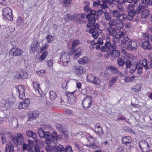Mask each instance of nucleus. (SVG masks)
Segmentation results:
<instances>
[{
    "instance_id": "14",
    "label": "nucleus",
    "mask_w": 152,
    "mask_h": 152,
    "mask_svg": "<svg viewBox=\"0 0 152 152\" xmlns=\"http://www.w3.org/2000/svg\"><path fill=\"white\" fill-rule=\"evenodd\" d=\"M135 10H132L128 13V16L127 17V20L129 21H132L133 22H137L139 19L137 18L135 16Z\"/></svg>"
},
{
    "instance_id": "3",
    "label": "nucleus",
    "mask_w": 152,
    "mask_h": 152,
    "mask_svg": "<svg viewBox=\"0 0 152 152\" xmlns=\"http://www.w3.org/2000/svg\"><path fill=\"white\" fill-rule=\"evenodd\" d=\"M86 18L88 19V24H87L86 27L88 28H90L91 25H93L94 23H95L96 20L98 19L99 17L96 15V12L94 10H90L89 13L86 15Z\"/></svg>"
},
{
    "instance_id": "25",
    "label": "nucleus",
    "mask_w": 152,
    "mask_h": 152,
    "mask_svg": "<svg viewBox=\"0 0 152 152\" xmlns=\"http://www.w3.org/2000/svg\"><path fill=\"white\" fill-rule=\"evenodd\" d=\"M102 4L101 5V7L102 9H105L106 8H107L108 6L107 3L109 4L110 5L113 4L112 0H102Z\"/></svg>"
},
{
    "instance_id": "22",
    "label": "nucleus",
    "mask_w": 152,
    "mask_h": 152,
    "mask_svg": "<svg viewBox=\"0 0 152 152\" xmlns=\"http://www.w3.org/2000/svg\"><path fill=\"white\" fill-rule=\"evenodd\" d=\"M33 86L37 94H39L40 95L42 94V92L40 88V85L37 81L33 82Z\"/></svg>"
},
{
    "instance_id": "1",
    "label": "nucleus",
    "mask_w": 152,
    "mask_h": 152,
    "mask_svg": "<svg viewBox=\"0 0 152 152\" xmlns=\"http://www.w3.org/2000/svg\"><path fill=\"white\" fill-rule=\"evenodd\" d=\"M38 133L41 138L45 139V142L47 144L45 147V149L47 152H51L52 148L51 145L53 143L56 144L58 142V137L56 132H54L51 134L50 132H45L42 129L40 128L38 129Z\"/></svg>"
},
{
    "instance_id": "15",
    "label": "nucleus",
    "mask_w": 152,
    "mask_h": 152,
    "mask_svg": "<svg viewBox=\"0 0 152 152\" xmlns=\"http://www.w3.org/2000/svg\"><path fill=\"white\" fill-rule=\"evenodd\" d=\"M66 94L68 97V101L69 104H73L76 102V99L74 95V92L70 93L67 92Z\"/></svg>"
},
{
    "instance_id": "16",
    "label": "nucleus",
    "mask_w": 152,
    "mask_h": 152,
    "mask_svg": "<svg viewBox=\"0 0 152 152\" xmlns=\"http://www.w3.org/2000/svg\"><path fill=\"white\" fill-rule=\"evenodd\" d=\"M23 53V51L19 48H13L10 51V55L12 56H20Z\"/></svg>"
},
{
    "instance_id": "24",
    "label": "nucleus",
    "mask_w": 152,
    "mask_h": 152,
    "mask_svg": "<svg viewBox=\"0 0 152 152\" xmlns=\"http://www.w3.org/2000/svg\"><path fill=\"white\" fill-rule=\"evenodd\" d=\"M107 31L110 36L113 37H115L116 36L117 31L114 27L109 26L107 28Z\"/></svg>"
},
{
    "instance_id": "54",
    "label": "nucleus",
    "mask_w": 152,
    "mask_h": 152,
    "mask_svg": "<svg viewBox=\"0 0 152 152\" xmlns=\"http://www.w3.org/2000/svg\"><path fill=\"white\" fill-rule=\"evenodd\" d=\"M48 54V52L47 51H45V52H43L39 58L40 61H41L43 60L46 57Z\"/></svg>"
},
{
    "instance_id": "48",
    "label": "nucleus",
    "mask_w": 152,
    "mask_h": 152,
    "mask_svg": "<svg viewBox=\"0 0 152 152\" xmlns=\"http://www.w3.org/2000/svg\"><path fill=\"white\" fill-rule=\"evenodd\" d=\"M91 46H95L97 50H99L100 49H101V48L100 46L99 45H96V40H94L92 41L91 42Z\"/></svg>"
},
{
    "instance_id": "58",
    "label": "nucleus",
    "mask_w": 152,
    "mask_h": 152,
    "mask_svg": "<svg viewBox=\"0 0 152 152\" xmlns=\"http://www.w3.org/2000/svg\"><path fill=\"white\" fill-rule=\"evenodd\" d=\"M141 2L142 4L151 5L152 6V0H142Z\"/></svg>"
},
{
    "instance_id": "23",
    "label": "nucleus",
    "mask_w": 152,
    "mask_h": 152,
    "mask_svg": "<svg viewBox=\"0 0 152 152\" xmlns=\"http://www.w3.org/2000/svg\"><path fill=\"white\" fill-rule=\"evenodd\" d=\"M39 43L37 41L34 40L33 41L31 44V51L33 53H35L37 50V48L39 46Z\"/></svg>"
},
{
    "instance_id": "2",
    "label": "nucleus",
    "mask_w": 152,
    "mask_h": 152,
    "mask_svg": "<svg viewBox=\"0 0 152 152\" xmlns=\"http://www.w3.org/2000/svg\"><path fill=\"white\" fill-rule=\"evenodd\" d=\"M143 66L146 70L149 68L148 65L147 60L145 59H144L143 61H140L138 63H137L134 65V66H132V67H134V68L131 69L130 72L131 74H133L137 69V73L138 74H140L142 72Z\"/></svg>"
},
{
    "instance_id": "9",
    "label": "nucleus",
    "mask_w": 152,
    "mask_h": 152,
    "mask_svg": "<svg viewBox=\"0 0 152 152\" xmlns=\"http://www.w3.org/2000/svg\"><path fill=\"white\" fill-rule=\"evenodd\" d=\"M12 140L15 143L19 145H22L24 142V138L23 136L21 134H17V136L13 137Z\"/></svg>"
},
{
    "instance_id": "28",
    "label": "nucleus",
    "mask_w": 152,
    "mask_h": 152,
    "mask_svg": "<svg viewBox=\"0 0 152 152\" xmlns=\"http://www.w3.org/2000/svg\"><path fill=\"white\" fill-rule=\"evenodd\" d=\"M113 50H112V57H118L120 55V52L116 50L117 47L115 45H113Z\"/></svg>"
},
{
    "instance_id": "56",
    "label": "nucleus",
    "mask_w": 152,
    "mask_h": 152,
    "mask_svg": "<svg viewBox=\"0 0 152 152\" xmlns=\"http://www.w3.org/2000/svg\"><path fill=\"white\" fill-rule=\"evenodd\" d=\"M99 24L98 23H94L93 25H91V26L90 28H91L93 26V28H94V29L95 30V31H98L97 30L99 29Z\"/></svg>"
},
{
    "instance_id": "31",
    "label": "nucleus",
    "mask_w": 152,
    "mask_h": 152,
    "mask_svg": "<svg viewBox=\"0 0 152 152\" xmlns=\"http://www.w3.org/2000/svg\"><path fill=\"white\" fill-rule=\"evenodd\" d=\"M131 137L129 136H125L123 137L122 139V143L127 145L130 143L132 142Z\"/></svg>"
},
{
    "instance_id": "43",
    "label": "nucleus",
    "mask_w": 152,
    "mask_h": 152,
    "mask_svg": "<svg viewBox=\"0 0 152 152\" xmlns=\"http://www.w3.org/2000/svg\"><path fill=\"white\" fill-rule=\"evenodd\" d=\"M126 64V68L127 69L133 68L134 67H132V66H134V65H132V62L130 61L126 60L125 62Z\"/></svg>"
},
{
    "instance_id": "18",
    "label": "nucleus",
    "mask_w": 152,
    "mask_h": 152,
    "mask_svg": "<svg viewBox=\"0 0 152 152\" xmlns=\"http://www.w3.org/2000/svg\"><path fill=\"white\" fill-rule=\"evenodd\" d=\"M17 87L16 86L15 87V88H16V91H18V93L19 94V97L20 99H24L25 97V88L24 86H19Z\"/></svg>"
},
{
    "instance_id": "20",
    "label": "nucleus",
    "mask_w": 152,
    "mask_h": 152,
    "mask_svg": "<svg viewBox=\"0 0 152 152\" xmlns=\"http://www.w3.org/2000/svg\"><path fill=\"white\" fill-rule=\"evenodd\" d=\"M95 131L96 134H98L100 136L103 135L104 132L103 131L102 128L100 126L99 123H97L95 126Z\"/></svg>"
},
{
    "instance_id": "57",
    "label": "nucleus",
    "mask_w": 152,
    "mask_h": 152,
    "mask_svg": "<svg viewBox=\"0 0 152 152\" xmlns=\"http://www.w3.org/2000/svg\"><path fill=\"white\" fill-rule=\"evenodd\" d=\"M146 5L147 4H142L139 5L137 7V10L139 12H140V11H142V10L146 7Z\"/></svg>"
},
{
    "instance_id": "55",
    "label": "nucleus",
    "mask_w": 152,
    "mask_h": 152,
    "mask_svg": "<svg viewBox=\"0 0 152 152\" xmlns=\"http://www.w3.org/2000/svg\"><path fill=\"white\" fill-rule=\"evenodd\" d=\"M56 129L60 132H61L64 129V127L63 125L59 124H56Z\"/></svg>"
},
{
    "instance_id": "60",
    "label": "nucleus",
    "mask_w": 152,
    "mask_h": 152,
    "mask_svg": "<svg viewBox=\"0 0 152 152\" xmlns=\"http://www.w3.org/2000/svg\"><path fill=\"white\" fill-rule=\"evenodd\" d=\"M34 152H43L42 151H40V147L37 145H35L34 146Z\"/></svg>"
},
{
    "instance_id": "21",
    "label": "nucleus",
    "mask_w": 152,
    "mask_h": 152,
    "mask_svg": "<svg viewBox=\"0 0 152 152\" xmlns=\"http://www.w3.org/2000/svg\"><path fill=\"white\" fill-rule=\"evenodd\" d=\"M39 113L38 111H34L30 112L28 115V121H31L36 119L39 116Z\"/></svg>"
},
{
    "instance_id": "63",
    "label": "nucleus",
    "mask_w": 152,
    "mask_h": 152,
    "mask_svg": "<svg viewBox=\"0 0 152 152\" xmlns=\"http://www.w3.org/2000/svg\"><path fill=\"white\" fill-rule=\"evenodd\" d=\"M142 36L144 39L146 41L149 40L150 38L148 34L146 33H143Z\"/></svg>"
},
{
    "instance_id": "47",
    "label": "nucleus",
    "mask_w": 152,
    "mask_h": 152,
    "mask_svg": "<svg viewBox=\"0 0 152 152\" xmlns=\"http://www.w3.org/2000/svg\"><path fill=\"white\" fill-rule=\"evenodd\" d=\"M94 80H93L91 83L95 85H98L100 84L101 83V80L100 79L96 77H94Z\"/></svg>"
},
{
    "instance_id": "30",
    "label": "nucleus",
    "mask_w": 152,
    "mask_h": 152,
    "mask_svg": "<svg viewBox=\"0 0 152 152\" xmlns=\"http://www.w3.org/2000/svg\"><path fill=\"white\" fill-rule=\"evenodd\" d=\"M126 19H127V17L125 14L120 13L116 20L118 21L123 22Z\"/></svg>"
},
{
    "instance_id": "61",
    "label": "nucleus",
    "mask_w": 152,
    "mask_h": 152,
    "mask_svg": "<svg viewBox=\"0 0 152 152\" xmlns=\"http://www.w3.org/2000/svg\"><path fill=\"white\" fill-rule=\"evenodd\" d=\"M1 142L2 145L6 143V136L4 134H2L1 136Z\"/></svg>"
},
{
    "instance_id": "62",
    "label": "nucleus",
    "mask_w": 152,
    "mask_h": 152,
    "mask_svg": "<svg viewBox=\"0 0 152 152\" xmlns=\"http://www.w3.org/2000/svg\"><path fill=\"white\" fill-rule=\"evenodd\" d=\"M79 41L78 40H75L73 42L72 44V46L73 48H75L79 43Z\"/></svg>"
},
{
    "instance_id": "6",
    "label": "nucleus",
    "mask_w": 152,
    "mask_h": 152,
    "mask_svg": "<svg viewBox=\"0 0 152 152\" xmlns=\"http://www.w3.org/2000/svg\"><path fill=\"white\" fill-rule=\"evenodd\" d=\"M92 99V96H87L84 98L82 103L85 110L88 109L91 105Z\"/></svg>"
},
{
    "instance_id": "12",
    "label": "nucleus",
    "mask_w": 152,
    "mask_h": 152,
    "mask_svg": "<svg viewBox=\"0 0 152 152\" xmlns=\"http://www.w3.org/2000/svg\"><path fill=\"white\" fill-rule=\"evenodd\" d=\"M68 147V145L66 146L65 148L61 145L53 146L51 148V152H66V148Z\"/></svg>"
},
{
    "instance_id": "32",
    "label": "nucleus",
    "mask_w": 152,
    "mask_h": 152,
    "mask_svg": "<svg viewBox=\"0 0 152 152\" xmlns=\"http://www.w3.org/2000/svg\"><path fill=\"white\" fill-rule=\"evenodd\" d=\"M124 23L121 22H117L115 26V28L116 30L118 31L122 29L124 27Z\"/></svg>"
},
{
    "instance_id": "52",
    "label": "nucleus",
    "mask_w": 152,
    "mask_h": 152,
    "mask_svg": "<svg viewBox=\"0 0 152 152\" xmlns=\"http://www.w3.org/2000/svg\"><path fill=\"white\" fill-rule=\"evenodd\" d=\"M104 17L105 20L107 21L110 20L112 18V15H110L109 13H106L105 12H104Z\"/></svg>"
},
{
    "instance_id": "44",
    "label": "nucleus",
    "mask_w": 152,
    "mask_h": 152,
    "mask_svg": "<svg viewBox=\"0 0 152 152\" xmlns=\"http://www.w3.org/2000/svg\"><path fill=\"white\" fill-rule=\"evenodd\" d=\"M112 13L113 16L116 18V20L118 17L120 13L117 10H113L112 11Z\"/></svg>"
},
{
    "instance_id": "7",
    "label": "nucleus",
    "mask_w": 152,
    "mask_h": 152,
    "mask_svg": "<svg viewBox=\"0 0 152 152\" xmlns=\"http://www.w3.org/2000/svg\"><path fill=\"white\" fill-rule=\"evenodd\" d=\"M72 70L74 74L76 75H82L85 72L84 68L80 65L73 66Z\"/></svg>"
},
{
    "instance_id": "5",
    "label": "nucleus",
    "mask_w": 152,
    "mask_h": 152,
    "mask_svg": "<svg viewBox=\"0 0 152 152\" xmlns=\"http://www.w3.org/2000/svg\"><path fill=\"white\" fill-rule=\"evenodd\" d=\"M139 145L142 152H149L151 150L150 146L148 143L144 140L140 141L139 143Z\"/></svg>"
},
{
    "instance_id": "46",
    "label": "nucleus",
    "mask_w": 152,
    "mask_h": 152,
    "mask_svg": "<svg viewBox=\"0 0 152 152\" xmlns=\"http://www.w3.org/2000/svg\"><path fill=\"white\" fill-rule=\"evenodd\" d=\"M64 20L66 21L74 19L73 17L70 14H67L66 16H64Z\"/></svg>"
},
{
    "instance_id": "50",
    "label": "nucleus",
    "mask_w": 152,
    "mask_h": 152,
    "mask_svg": "<svg viewBox=\"0 0 152 152\" xmlns=\"http://www.w3.org/2000/svg\"><path fill=\"white\" fill-rule=\"evenodd\" d=\"M117 22V21L116 20L114 19H111L110 20V22H108L109 26L112 27L113 26H115Z\"/></svg>"
},
{
    "instance_id": "10",
    "label": "nucleus",
    "mask_w": 152,
    "mask_h": 152,
    "mask_svg": "<svg viewBox=\"0 0 152 152\" xmlns=\"http://www.w3.org/2000/svg\"><path fill=\"white\" fill-rule=\"evenodd\" d=\"M2 12L3 15L6 19L9 20H12V11L9 7L4 8Z\"/></svg>"
},
{
    "instance_id": "26",
    "label": "nucleus",
    "mask_w": 152,
    "mask_h": 152,
    "mask_svg": "<svg viewBox=\"0 0 152 152\" xmlns=\"http://www.w3.org/2000/svg\"><path fill=\"white\" fill-rule=\"evenodd\" d=\"M142 46L143 49L146 50H150L152 49V46L149 42L145 41L142 43Z\"/></svg>"
},
{
    "instance_id": "11",
    "label": "nucleus",
    "mask_w": 152,
    "mask_h": 152,
    "mask_svg": "<svg viewBox=\"0 0 152 152\" xmlns=\"http://www.w3.org/2000/svg\"><path fill=\"white\" fill-rule=\"evenodd\" d=\"M14 75L15 77L19 79H25L27 78V76L26 72L21 69H19L18 72H15Z\"/></svg>"
},
{
    "instance_id": "27",
    "label": "nucleus",
    "mask_w": 152,
    "mask_h": 152,
    "mask_svg": "<svg viewBox=\"0 0 152 152\" xmlns=\"http://www.w3.org/2000/svg\"><path fill=\"white\" fill-rule=\"evenodd\" d=\"M96 140L95 138L91 136L88 137V140L91 144L90 146L92 148L94 149L97 147L96 145L94 144Z\"/></svg>"
},
{
    "instance_id": "37",
    "label": "nucleus",
    "mask_w": 152,
    "mask_h": 152,
    "mask_svg": "<svg viewBox=\"0 0 152 152\" xmlns=\"http://www.w3.org/2000/svg\"><path fill=\"white\" fill-rule=\"evenodd\" d=\"M11 124L14 128H18V120L16 118H13L11 121Z\"/></svg>"
},
{
    "instance_id": "49",
    "label": "nucleus",
    "mask_w": 152,
    "mask_h": 152,
    "mask_svg": "<svg viewBox=\"0 0 152 152\" xmlns=\"http://www.w3.org/2000/svg\"><path fill=\"white\" fill-rule=\"evenodd\" d=\"M135 77V76L134 77V76L131 77H130L128 76H126L125 77L124 79V81L126 83L132 82L134 80V78Z\"/></svg>"
},
{
    "instance_id": "35",
    "label": "nucleus",
    "mask_w": 152,
    "mask_h": 152,
    "mask_svg": "<svg viewBox=\"0 0 152 152\" xmlns=\"http://www.w3.org/2000/svg\"><path fill=\"white\" fill-rule=\"evenodd\" d=\"M88 61V58L86 57H84L83 58H80L78 61L79 64H86Z\"/></svg>"
},
{
    "instance_id": "17",
    "label": "nucleus",
    "mask_w": 152,
    "mask_h": 152,
    "mask_svg": "<svg viewBox=\"0 0 152 152\" xmlns=\"http://www.w3.org/2000/svg\"><path fill=\"white\" fill-rule=\"evenodd\" d=\"M71 55H73L74 58H76L79 56L81 54V49L80 48H78L75 49L74 48H72L70 50Z\"/></svg>"
},
{
    "instance_id": "36",
    "label": "nucleus",
    "mask_w": 152,
    "mask_h": 152,
    "mask_svg": "<svg viewBox=\"0 0 152 152\" xmlns=\"http://www.w3.org/2000/svg\"><path fill=\"white\" fill-rule=\"evenodd\" d=\"M23 151H25L26 150H27L28 152H33V150L31 148H30L28 145L25 143H23Z\"/></svg>"
},
{
    "instance_id": "29",
    "label": "nucleus",
    "mask_w": 152,
    "mask_h": 152,
    "mask_svg": "<svg viewBox=\"0 0 152 152\" xmlns=\"http://www.w3.org/2000/svg\"><path fill=\"white\" fill-rule=\"evenodd\" d=\"M5 152H14V148L10 142L6 145Z\"/></svg>"
},
{
    "instance_id": "64",
    "label": "nucleus",
    "mask_w": 152,
    "mask_h": 152,
    "mask_svg": "<svg viewBox=\"0 0 152 152\" xmlns=\"http://www.w3.org/2000/svg\"><path fill=\"white\" fill-rule=\"evenodd\" d=\"M65 113L66 114L71 115L72 114V110L69 109H66L65 110Z\"/></svg>"
},
{
    "instance_id": "13",
    "label": "nucleus",
    "mask_w": 152,
    "mask_h": 152,
    "mask_svg": "<svg viewBox=\"0 0 152 152\" xmlns=\"http://www.w3.org/2000/svg\"><path fill=\"white\" fill-rule=\"evenodd\" d=\"M137 47V42L134 40L129 41L127 46V49L129 50H136Z\"/></svg>"
},
{
    "instance_id": "39",
    "label": "nucleus",
    "mask_w": 152,
    "mask_h": 152,
    "mask_svg": "<svg viewBox=\"0 0 152 152\" xmlns=\"http://www.w3.org/2000/svg\"><path fill=\"white\" fill-rule=\"evenodd\" d=\"M49 98L52 100H54L57 97L56 94L53 91L49 92Z\"/></svg>"
},
{
    "instance_id": "42",
    "label": "nucleus",
    "mask_w": 152,
    "mask_h": 152,
    "mask_svg": "<svg viewBox=\"0 0 152 152\" xmlns=\"http://www.w3.org/2000/svg\"><path fill=\"white\" fill-rule=\"evenodd\" d=\"M109 69L111 71V72L114 74H117L118 72V68L113 66H110L109 68Z\"/></svg>"
},
{
    "instance_id": "53",
    "label": "nucleus",
    "mask_w": 152,
    "mask_h": 152,
    "mask_svg": "<svg viewBox=\"0 0 152 152\" xmlns=\"http://www.w3.org/2000/svg\"><path fill=\"white\" fill-rule=\"evenodd\" d=\"M129 40V39L127 36L125 35L122 38L121 40V42L124 45L126 44V42Z\"/></svg>"
},
{
    "instance_id": "38",
    "label": "nucleus",
    "mask_w": 152,
    "mask_h": 152,
    "mask_svg": "<svg viewBox=\"0 0 152 152\" xmlns=\"http://www.w3.org/2000/svg\"><path fill=\"white\" fill-rule=\"evenodd\" d=\"M125 33L124 31H120L117 32L116 36L115 37L117 39H120L125 36Z\"/></svg>"
},
{
    "instance_id": "59",
    "label": "nucleus",
    "mask_w": 152,
    "mask_h": 152,
    "mask_svg": "<svg viewBox=\"0 0 152 152\" xmlns=\"http://www.w3.org/2000/svg\"><path fill=\"white\" fill-rule=\"evenodd\" d=\"M12 102L10 101L9 99L7 100L5 103V105L7 107H10L11 106L12 104Z\"/></svg>"
},
{
    "instance_id": "45",
    "label": "nucleus",
    "mask_w": 152,
    "mask_h": 152,
    "mask_svg": "<svg viewBox=\"0 0 152 152\" xmlns=\"http://www.w3.org/2000/svg\"><path fill=\"white\" fill-rule=\"evenodd\" d=\"M17 23L18 25L22 26L24 25V22L23 18L21 17H19L17 20Z\"/></svg>"
},
{
    "instance_id": "4",
    "label": "nucleus",
    "mask_w": 152,
    "mask_h": 152,
    "mask_svg": "<svg viewBox=\"0 0 152 152\" xmlns=\"http://www.w3.org/2000/svg\"><path fill=\"white\" fill-rule=\"evenodd\" d=\"M113 50V45L109 42H106L104 45L102 46L101 48V51L102 52H106L105 55V57L108 58L110 55L112 56V50Z\"/></svg>"
},
{
    "instance_id": "51",
    "label": "nucleus",
    "mask_w": 152,
    "mask_h": 152,
    "mask_svg": "<svg viewBox=\"0 0 152 152\" xmlns=\"http://www.w3.org/2000/svg\"><path fill=\"white\" fill-rule=\"evenodd\" d=\"M132 90L135 92H138L141 90L140 86L139 84H137L132 89Z\"/></svg>"
},
{
    "instance_id": "40",
    "label": "nucleus",
    "mask_w": 152,
    "mask_h": 152,
    "mask_svg": "<svg viewBox=\"0 0 152 152\" xmlns=\"http://www.w3.org/2000/svg\"><path fill=\"white\" fill-rule=\"evenodd\" d=\"M96 77L92 74H89L87 75V79L89 82L91 83L94 80Z\"/></svg>"
},
{
    "instance_id": "33",
    "label": "nucleus",
    "mask_w": 152,
    "mask_h": 152,
    "mask_svg": "<svg viewBox=\"0 0 152 152\" xmlns=\"http://www.w3.org/2000/svg\"><path fill=\"white\" fill-rule=\"evenodd\" d=\"M26 134L28 137H32L34 139L36 138L37 137L36 133L31 131H27L26 132Z\"/></svg>"
},
{
    "instance_id": "41",
    "label": "nucleus",
    "mask_w": 152,
    "mask_h": 152,
    "mask_svg": "<svg viewBox=\"0 0 152 152\" xmlns=\"http://www.w3.org/2000/svg\"><path fill=\"white\" fill-rule=\"evenodd\" d=\"M125 62L124 60L122 58H118L117 59V63L118 65L122 67H123L125 64Z\"/></svg>"
},
{
    "instance_id": "34",
    "label": "nucleus",
    "mask_w": 152,
    "mask_h": 152,
    "mask_svg": "<svg viewBox=\"0 0 152 152\" xmlns=\"http://www.w3.org/2000/svg\"><path fill=\"white\" fill-rule=\"evenodd\" d=\"M150 15V12L148 10H143L141 13V17L142 18H146Z\"/></svg>"
},
{
    "instance_id": "19",
    "label": "nucleus",
    "mask_w": 152,
    "mask_h": 152,
    "mask_svg": "<svg viewBox=\"0 0 152 152\" xmlns=\"http://www.w3.org/2000/svg\"><path fill=\"white\" fill-rule=\"evenodd\" d=\"M29 103L30 101L28 99H25L23 101L20 103L18 106V108L20 109H27Z\"/></svg>"
},
{
    "instance_id": "8",
    "label": "nucleus",
    "mask_w": 152,
    "mask_h": 152,
    "mask_svg": "<svg viewBox=\"0 0 152 152\" xmlns=\"http://www.w3.org/2000/svg\"><path fill=\"white\" fill-rule=\"evenodd\" d=\"M70 54L67 52L63 53L60 56V61L65 64V66H66L67 64L70 62Z\"/></svg>"
}]
</instances>
